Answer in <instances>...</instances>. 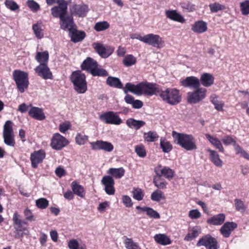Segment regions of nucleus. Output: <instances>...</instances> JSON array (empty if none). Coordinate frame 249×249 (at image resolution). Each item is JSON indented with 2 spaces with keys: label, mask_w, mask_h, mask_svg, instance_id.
<instances>
[{
  "label": "nucleus",
  "mask_w": 249,
  "mask_h": 249,
  "mask_svg": "<svg viewBox=\"0 0 249 249\" xmlns=\"http://www.w3.org/2000/svg\"><path fill=\"white\" fill-rule=\"evenodd\" d=\"M124 91L125 93L130 92L137 95H144L151 96L158 95L159 89L153 83L141 82L137 85H134L127 83L125 85Z\"/></svg>",
  "instance_id": "1"
},
{
  "label": "nucleus",
  "mask_w": 249,
  "mask_h": 249,
  "mask_svg": "<svg viewBox=\"0 0 249 249\" xmlns=\"http://www.w3.org/2000/svg\"><path fill=\"white\" fill-rule=\"evenodd\" d=\"M172 136L174 138V142L185 150L191 151L197 148L195 138L192 135L173 131Z\"/></svg>",
  "instance_id": "2"
},
{
  "label": "nucleus",
  "mask_w": 249,
  "mask_h": 249,
  "mask_svg": "<svg viewBox=\"0 0 249 249\" xmlns=\"http://www.w3.org/2000/svg\"><path fill=\"white\" fill-rule=\"evenodd\" d=\"M158 95L164 102L171 106L178 104L181 100V96L179 93V91L175 88H167L165 90H159Z\"/></svg>",
  "instance_id": "3"
},
{
  "label": "nucleus",
  "mask_w": 249,
  "mask_h": 249,
  "mask_svg": "<svg viewBox=\"0 0 249 249\" xmlns=\"http://www.w3.org/2000/svg\"><path fill=\"white\" fill-rule=\"evenodd\" d=\"M81 67L83 70L87 71L94 76H104L108 75L105 70L98 67L97 62L91 57L87 58L82 63Z\"/></svg>",
  "instance_id": "4"
},
{
  "label": "nucleus",
  "mask_w": 249,
  "mask_h": 249,
  "mask_svg": "<svg viewBox=\"0 0 249 249\" xmlns=\"http://www.w3.org/2000/svg\"><path fill=\"white\" fill-rule=\"evenodd\" d=\"M71 80L73 84L74 89L78 93H84L87 90L86 76L81 71H73L71 76Z\"/></svg>",
  "instance_id": "5"
},
{
  "label": "nucleus",
  "mask_w": 249,
  "mask_h": 249,
  "mask_svg": "<svg viewBox=\"0 0 249 249\" xmlns=\"http://www.w3.org/2000/svg\"><path fill=\"white\" fill-rule=\"evenodd\" d=\"M3 138L4 143L9 146L14 147L15 144L13 123L10 120L7 121L4 125Z\"/></svg>",
  "instance_id": "6"
},
{
  "label": "nucleus",
  "mask_w": 249,
  "mask_h": 249,
  "mask_svg": "<svg viewBox=\"0 0 249 249\" xmlns=\"http://www.w3.org/2000/svg\"><path fill=\"white\" fill-rule=\"evenodd\" d=\"M13 78L19 91L23 92L29 85L28 73L19 70H15L13 72Z\"/></svg>",
  "instance_id": "7"
},
{
  "label": "nucleus",
  "mask_w": 249,
  "mask_h": 249,
  "mask_svg": "<svg viewBox=\"0 0 249 249\" xmlns=\"http://www.w3.org/2000/svg\"><path fill=\"white\" fill-rule=\"evenodd\" d=\"M193 91L187 93V99L190 104H196L202 100L206 97L207 90L203 88H196Z\"/></svg>",
  "instance_id": "8"
},
{
  "label": "nucleus",
  "mask_w": 249,
  "mask_h": 249,
  "mask_svg": "<svg viewBox=\"0 0 249 249\" xmlns=\"http://www.w3.org/2000/svg\"><path fill=\"white\" fill-rule=\"evenodd\" d=\"M143 43L157 48L164 46L163 39L159 35L152 33L144 35Z\"/></svg>",
  "instance_id": "9"
},
{
  "label": "nucleus",
  "mask_w": 249,
  "mask_h": 249,
  "mask_svg": "<svg viewBox=\"0 0 249 249\" xmlns=\"http://www.w3.org/2000/svg\"><path fill=\"white\" fill-rule=\"evenodd\" d=\"M69 144L66 138L58 133H55L51 138L50 146L55 150H60Z\"/></svg>",
  "instance_id": "10"
},
{
  "label": "nucleus",
  "mask_w": 249,
  "mask_h": 249,
  "mask_svg": "<svg viewBox=\"0 0 249 249\" xmlns=\"http://www.w3.org/2000/svg\"><path fill=\"white\" fill-rule=\"evenodd\" d=\"M99 119L107 124L120 125L123 121L116 112L108 111L102 114Z\"/></svg>",
  "instance_id": "11"
},
{
  "label": "nucleus",
  "mask_w": 249,
  "mask_h": 249,
  "mask_svg": "<svg viewBox=\"0 0 249 249\" xmlns=\"http://www.w3.org/2000/svg\"><path fill=\"white\" fill-rule=\"evenodd\" d=\"M13 220L14 228L18 233V235H16V237L22 236L23 234H27L28 233L29 231L27 230L26 228L23 226L24 225L26 224V222L20 219L18 213L15 212L14 213Z\"/></svg>",
  "instance_id": "12"
},
{
  "label": "nucleus",
  "mask_w": 249,
  "mask_h": 249,
  "mask_svg": "<svg viewBox=\"0 0 249 249\" xmlns=\"http://www.w3.org/2000/svg\"><path fill=\"white\" fill-rule=\"evenodd\" d=\"M59 4L51 8V14L54 18H61L67 15V4L64 0H60Z\"/></svg>",
  "instance_id": "13"
},
{
  "label": "nucleus",
  "mask_w": 249,
  "mask_h": 249,
  "mask_svg": "<svg viewBox=\"0 0 249 249\" xmlns=\"http://www.w3.org/2000/svg\"><path fill=\"white\" fill-rule=\"evenodd\" d=\"M197 246H205L207 249H217V242L210 235H207L200 238L196 244Z\"/></svg>",
  "instance_id": "14"
},
{
  "label": "nucleus",
  "mask_w": 249,
  "mask_h": 249,
  "mask_svg": "<svg viewBox=\"0 0 249 249\" xmlns=\"http://www.w3.org/2000/svg\"><path fill=\"white\" fill-rule=\"evenodd\" d=\"M102 183L105 186V191L108 195H113L115 193L114 180L110 176H104L101 180Z\"/></svg>",
  "instance_id": "15"
},
{
  "label": "nucleus",
  "mask_w": 249,
  "mask_h": 249,
  "mask_svg": "<svg viewBox=\"0 0 249 249\" xmlns=\"http://www.w3.org/2000/svg\"><path fill=\"white\" fill-rule=\"evenodd\" d=\"M59 24L61 29L68 30L69 32L76 26L72 16L68 15L60 18Z\"/></svg>",
  "instance_id": "16"
},
{
  "label": "nucleus",
  "mask_w": 249,
  "mask_h": 249,
  "mask_svg": "<svg viewBox=\"0 0 249 249\" xmlns=\"http://www.w3.org/2000/svg\"><path fill=\"white\" fill-rule=\"evenodd\" d=\"M92 149L93 150H103L107 152H111L113 150V144L108 142L97 141L95 142H90Z\"/></svg>",
  "instance_id": "17"
},
{
  "label": "nucleus",
  "mask_w": 249,
  "mask_h": 249,
  "mask_svg": "<svg viewBox=\"0 0 249 249\" xmlns=\"http://www.w3.org/2000/svg\"><path fill=\"white\" fill-rule=\"evenodd\" d=\"M38 75L44 79H51L53 74L47 64H39L35 69Z\"/></svg>",
  "instance_id": "18"
},
{
  "label": "nucleus",
  "mask_w": 249,
  "mask_h": 249,
  "mask_svg": "<svg viewBox=\"0 0 249 249\" xmlns=\"http://www.w3.org/2000/svg\"><path fill=\"white\" fill-rule=\"evenodd\" d=\"M45 157V152L43 150L35 151L31 155V165L34 168H37L38 164L41 163Z\"/></svg>",
  "instance_id": "19"
},
{
  "label": "nucleus",
  "mask_w": 249,
  "mask_h": 249,
  "mask_svg": "<svg viewBox=\"0 0 249 249\" xmlns=\"http://www.w3.org/2000/svg\"><path fill=\"white\" fill-rule=\"evenodd\" d=\"M181 84L184 87L195 89L198 88L200 86L199 79L195 76H189L180 81Z\"/></svg>",
  "instance_id": "20"
},
{
  "label": "nucleus",
  "mask_w": 249,
  "mask_h": 249,
  "mask_svg": "<svg viewBox=\"0 0 249 249\" xmlns=\"http://www.w3.org/2000/svg\"><path fill=\"white\" fill-rule=\"evenodd\" d=\"M69 36L71 41L74 43H77L82 41L86 36L84 31L78 30L76 26L69 32Z\"/></svg>",
  "instance_id": "21"
},
{
  "label": "nucleus",
  "mask_w": 249,
  "mask_h": 249,
  "mask_svg": "<svg viewBox=\"0 0 249 249\" xmlns=\"http://www.w3.org/2000/svg\"><path fill=\"white\" fill-rule=\"evenodd\" d=\"M28 114L30 116L38 121L44 120L46 118L42 109L38 107H32Z\"/></svg>",
  "instance_id": "22"
},
{
  "label": "nucleus",
  "mask_w": 249,
  "mask_h": 249,
  "mask_svg": "<svg viewBox=\"0 0 249 249\" xmlns=\"http://www.w3.org/2000/svg\"><path fill=\"white\" fill-rule=\"evenodd\" d=\"M237 227V224L233 222L225 223L220 229V232L225 237L230 236L232 231Z\"/></svg>",
  "instance_id": "23"
},
{
  "label": "nucleus",
  "mask_w": 249,
  "mask_h": 249,
  "mask_svg": "<svg viewBox=\"0 0 249 249\" xmlns=\"http://www.w3.org/2000/svg\"><path fill=\"white\" fill-rule=\"evenodd\" d=\"M167 18L171 20L177 21L180 23H184L185 21V18L176 10H168L165 12Z\"/></svg>",
  "instance_id": "24"
},
{
  "label": "nucleus",
  "mask_w": 249,
  "mask_h": 249,
  "mask_svg": "<svg viewBox=\"0 0 249 249\" xmlns=\"http://www.w3.org/2000/svg\"><path fill=\"white\" fill-rule=\"evenodd\" d=\"M214 78L210 73H203L201 75L199 81L204 87H209L214 83Z\"/></svg>",
  "instance_id": "25"
},
{
  "label": "nucleus",
  "mask_w": 249,
  "mask_h": 249,
  "mask_svg": "<svg viewBox=\"0 0 249 249\" xmlns=\"http://www.w3.org/2000/svg\"><path fill=\"white\" fill-rule=\"evenodd\" d=\"M225 220V215L224 213H219L208 219L207 222L210 225H221Z\"/></svg>",
  "instance_id": "26"
},
{
  "label": "nucleus",
  "mask_w": 249,
  "mask_h": 249,
  "mask_svg": "<svg viewBox=\"0 0 249 249\" xmlns=\"http://www.w3.org/2000/svg\"><path fill=\"white\" fill-rule=\"evenodd\" d=\"M72 14H75L79 17L85 16L88 11V7L85 5H74L71 9Z\"/></svg>",
  "instance_id": "27"
},
{
  "label": "nucleus",
  "mask_w": 249,
  "mask_h": 249,
  "mask_svg": "<svg viewBox=\"0 0 249 249\" xmlns=\"http://www.w3.org/2000/svg\"><path fill=\"white\" fill-rule=\"evenodd\" d=\"M123 239L126 249H142L139 244L135 242L132 238L124 236Z\"/></svg>",
  "instance_id": "28"
},
{
  "label": "nucleus",
  "mask_w": 249,
  "mask_h": 249,
  "mask_svg": "<svg viewBox=\"0 0 249 249\" xmlns=\"http://www.w3.org/2000/svg\"><path fill=\"white\" fill-rule=\"evenodd\" d=\"M154 239L158 244L160 245L166 246L171 243V239L165 234H156L154 235Z\"/></svg>",
  "instance_id": "29"
},
{
  "label": "nucleus",
  "mask_w": 249,
  "mask_h": 249,
  "mask_svg": "<svg viewBox=\"0 0 249 249\" xmlns=\"http://www.w3.org/2000/svg\"><path fill=\"white\" fill-rule=\"evenodd\" d=\"M210 153V159L212 162L217 167H221L223 165V161L220 159L218 153L210 149L207 150Z\"/></svg>",
  "instance_id": "30"
},
{
  "label": "nucleus",
  "mask_w": 249,
  "mask_h": 249,
  "mask_svg": "<svg viewBox=\"0 0 249 249\" xmlns=\"http://www.w3.org/2000/svg\"><path fill=\"white\" fill-rule=\"evenodd\" d=\"M126 124L128 127L136 130L145 125V122L142 120H137L133 118H129L126 121Z\"/></svg>",
  "instance_id": "31"
},
{
  "label": "nucleus",
  "mask_w": 249,
  "mask_h": 249,
  "mask_svg": "<svg viewBox=\"0 0 249 249\" xmlns=\"http://www.w3.org/2000/svg\"><path fill=\"white\" fill-rule=\"evenodd\" d=\"M205 136L209 142L219 151L224 152V149L220 141L217 138L214 137L209 134H206Z\"/></svg>",
  "instance_id": "32"
},
{
  "label": "nucleus",
  "mask_w": 249,
  "mask_h": 249,
  "mask_svg": "<svg viewBox=\"0 0 249 249\" xmlns=\"http://www.w3.org/2000/svg\"><path fill=\"white\" fill-rule=\"evenodd\" d=\"M192 30L199 34L204 33L207 30V23L201 20L196 21L192 26Z\"/></svg>",
  "instance_id": "33"
},
{
  "label": "nucleus",
  "mask_w": 249,
  "mask_h": 249,
  "mask_svg": "<svg viewBox=\"0 0 249 249\" xmlns=\"http://www.w3.org/2000/svg\"><path fill=\"white\" fill-rule=\"evenodd\" d=\"M72 192L78 196L83 198L85 195V191L84 187L76 181H73L71 184Z\"/></svg>",
  "instance_id": "34"
},
{
  "label": "nucleus",
  "mask_w": 249,
  "mask_h": 249,
  "mask_svg": "<svg viewBox=\"0 0 249 249\" xmlns=\"http://www.w3.org/2000/svg\"><path fill=\"white\" fill-rule=\"evenodd\" d=\"M49 57L48 52L45 51L43 52H37L35 59L40 64H47L48 62Z\"/></svg>",
  "instance_id": "35"
},
{
  "label": "nucleus",
  "mask_w": 249,
  "mask_h": 249,
  "mask_svg": "<svg viewBox=\"0 0 249 249\" xmlns=\"http://www.w3.org/2000/svg\"><path fill=\"white\" fill-rule=\"evenodd\" d=\"M93 46L98 53L102 57L107 58L111 53V52L107 53L103 45L100 43H94Z\"/></svg>",
  "instance_id": "36"
},
{
  "label": "nucleus",
  "mask_w": 249,
  "mask_h": 249,
  "mask_svg": "<svg viewBox=\"0 0 249 249\" xmlns=\"http://www.w3.org/2000/svg\"><path fill=\"white\" fill-rule=\"evenodd\" d=\"M125 171L123 167L118 168H111L107 171V174L116 178H120L124 176Z\"/></svg>",
  "instance_id": "37"
},
{
  "label": "nucleus",
  "mask_w": 249,
  "mask_h": 249,
  "mask_svg": "<svg viewBox=\"0 0 249 249\" xmlns=\"http://www.w3.org/2000/svg\"><path fill=\"white\" fill-rule=\"evenodd\" d=\"M32 29L36 38L41 39L44 36L43 25L40 23H36L32 25Z\"/></svg>",
  "instance_id": "38"
},
{
  "label": "nucleus",
  "mask_w": 249,
  "mask_h": 249,
  "mask_svg": "<svg viewBox=\"0 0 249 249\" xmlns=\"http://www.w3.org/2000/svg\"><path fill=\"white\" fill-rule=\"evenodd\" d=\"M107 83L110 87L118 89H121L123 87V85L120 79L116 77H108L107 79Z\"/></svg>",
  "instance_id": "39"
},
{
  "label": "nucleus",
  "mask_w": 249,
  "mask_h": 249,
  "mask_svg": "<svg viewBox=\"0 0 249 249\" xmlns=\"http://www.w3.org/2000/svg\"><path fill=\"white\" fill-rule=\"evenodd\" d=\"M159 135L154 131H150L143 134V139L147 142H154L158 140Z\"/></svg>",
  "instance_id": "40"
},
{
  "label": "nucleus",
  "mask_w": 249,
  "mask_h": 249,
  "mask_svg": "<svg viewBox=\"0 0 249 249\" xmlns=\"http://www.w3.org/2000/svg\"><path fill=\"white\" fill-rule=\"evenodd\" d=\"M211 100L217 111H223L224 106L223 101L219 100L217 96L215 95H213L211 96Z\"/></svg>",
  "instance_id": "41"
},
{
  "label": "nucleus",
  "mask_w": 249,
  "mask_h": 249,
  "mask_svg": "<svg viewBox=\"0 0 249 249\" xmlns=\"http://www.w3.org/2000/svg\"><path fill=\"white\" fill-rule=\"evenodd\" d=\"M110 25L107 21L96 22L94 26V29L97 32H101L108 29Z\"/></svg>",
  "instance_id": "42"
},
{
  "label": "nucleus",
  "mask_w": 249,
  "mask_h": 249,
  "mask_svg": "<svg viewBox=\"0 0 249 249\" xmlns=\"http://www.w3.org/2000/svg\"><path fill=\"white\" fill-rule=\"evenodd\" d=\"M200 232V229L197 228H193L185 237L184 240L190 241L196 238Z\"/></svg>",
  "instance_id": "43"
},
{
  "label": "nucleus",
  "mask_w": 249,
  "mask_h": 249,
  "mask_svg": "<svg viewBox=\"0 0 249 249\" xmlns=\"http://www.w3.org/2000/svg\"><path fill=\"white\" fill-rule=\"evenodd\" d=\"M151 198L153 201L159 202L161 200H164L165 196L162 192L157 190L151 194Z\"/></svg>",
  "instance_id": "44"
},
{
  "label": "nucleus",
  "mask_w": 249,
  "mask_h": 249,
  "mask_svg": "<svg viewBox=\"0 0 249 249\" xmlns=\"http://www.w3.org/2000/svg\"><path fill=\"white\" fill-rule=\"evenodd\" d=\"M159 176L160 177L163 176L166 178L170 179L172 178L174 176V171L168 167H164L161 170V174Z\"/></svg>",
  "instance_id": "45"
},
{
  "label": "nucleus",
  "mask_w": 249,
  "mask_h": 249,
  "mask_svg": "<svg viewBox=\"0 0 249 249\" xmlns=\"http://www.w3.org/2000/svg\"><path fill=\"white\" fill-rule=\"evenodd\" d=\"M136 62V58L131 54H128L124 56L123 60V63L126 67H129L134 65Z\"/></svg>",
  "instance_id": "46"
},
{
  "label": "nucleus",
  "mask_w": 249,
  "mask_h": 249,
  "mask_svg": "<svg viewBox=\"0 0 249 249\" xmlns=\"http://www.w3.org/2000/svg\"><path fill=\"white\" fill-rule=\"evenodd\" d=\"M5 7L12 11H16L19 8L17 3L13 0H5L4 2Z\"/></svg>",
  "instance_id": "47"
},
{
  "label": "nucleus",
  "mask_w": 249,
  "mask_h": 249,
  "mask_svg": "<svg viewBox=\"0 0 249 249\" xmlns=\"http://www.w3.org/2000/svg\"><path fill=\"white\" fill-rule=\"evenodd\" d=\"M160 145L164 153H168L172 149V146L170 143L164 139H160Z\"/></svg>",
  "instance_id": "48"
},
{
  "label": "nucleus",
  "mask_w": 249,
  "mask_h": 249,
  "mask_svg": "<svg viewBox=\"0 0 249 249\" xmlns=\"http://www.w3.org/2000/svg\"><path fill=\"white\" fill-rule=\"evenodd\" d=\"M142 211L145 212L148 216L151 218L158 219L160 217L159 213L151 208L144 207V208H142Z\"/></svg>",
  "instance_id": "49"
},
{
  "label": "nucleus",
  "mask_w": 249,
  "mask_h": 249,
  "mask_svg": "<svg viewBox=\"0 0 249 249\" xmlns=\"http://www.w3.org/2000/svg\"><path fill=\"white\" fill-rule=\"evenodd\" d=\"M88 138L89 137L87 135L77 133L75 137L76 143L79 145H84L88 141Z\"/></svg>",
  "instance_id": "50"
},
{
  "label": "nucleus",
  "mask_w": 249,
  "mask_h": 249,
  "mask_svg": "<svg viewBox=\"0 0 249 249\" xmlns=\"http://www.w3.org/2000/svg\"><path fill=\"white\" fill-rule=\"evenodd\" d=\"M132 193L133 198L136 200L140 201L142 199L144 194L142 189L138 188H133Z\"/></svg>",
  "instance_id": "51"
},
{
  "label": "nucleus",
  "mask_w": 249,
  "mask_h": 249,
  "mask_svg": "<svg viewBox=\"0 0 249 249\" xmlns=\"http://www.w3.org/2000/svg\"><path fill=\"white\" fill-rule=\"evenodd\" d=\"M153 182L157 188L161 189L166 188L167 184V182L161 179L160 176L158 178H155Z\"/></svg>",
  "instance_id": "52"
},
{
  "label": "nucleus",
  "mask_w": 249,
  "mask_h": 249,
  "mask_svg": "<svg viewBox=\"0 0 249 249\" xmlns=\"http://www.w3.org/2000/svg\"><path fill=\"white\" fill-rule=\"evenodd\" d=\"M36 207L41 209H46L49 205V201L45 198H40L36 201Z\"/></svg>",
  "instance_id": "53"
},
{
  "label": "nucleus",
  "mask_w": 249,
  "mask_h": 249,
  "mask_svg": "<svg viewBox=\"0 0 249 249\" xmlns=\"http://www.w3.org/2000/svg\"><path fill=\"white\" fill-rule=\"evenodd\" d=\"M242 14L243 15L249 14V0H244L240 3Z\"/></svg>",
  "instance_id": "54"
},
{
  "label": "nucleus",
  "mask_w": 249,
  "mask_h": 249,
  "mask_svg": "<svg viewBox=\"0 0 249 249\" xmlns=\"http://www.w3.org/2000/svg\"><path fill=\"white\" fill-rule=\"evenodd\" d=\"M26 4L28 7L34 12H36L40 8L39 4L34 0H28Z\"/></svg>",
  "instance_id": "55"
},
{
  "label": "nucleus",
  "mask_w": 249,
  "mask_h": 249,
  "mask_svg": "<svg viewBox=\"0 0 249 249\" xmlns=\"http://www.w3.org/2000/svg\"><path fill=\"white\" fill-rule=\"evenodd\" d=\"M210 10L213 13L217 12L219 10H224L225 7L217 2L211 3L209 5Z\"/></svg>",
  "instance_id": "56"
},
{
  "label": "nucleus",
  "mask_w": 249,
  "mask_h": 249,
  "mask_svg": "<svg viewBox=\"0 0 249 249\" xmlns=\"http://www.w3.org/2000/svg\"><path fill=\"white\" fill-rule=\"evenodd\" d=\"M201 216V213L197 209H193L189 211L188 216L192 219H196Z\"/></svg>",
  "instance_id": "57"
},
{
  "label": "nucleus",
  "mask_w": 249,
  "mask_h": 249,
  "mask_svg": "<svg viewBox=\"0 0 249 249\" xmlns=\"http://www.w3.org/2000/svg\"><path fill=\"white\" fill-rule=\"evenodd\" d=\"M135 152L140 157L143 158L146 156V152L144 146L142 145L137 146L135 147Z\"/></svg>",
  "instance_id": "58"
},
{
  "label": "nucleus",
  "mask_w": 249,
  "mask_h": 249,
  "mask_svg": "<svg viewBox=\"0 0 249 249\" xmlns=\"http://www.w3.org/2000/svg\"><path fill=\"white\" fill-rule=\"evenodd\" d=\"M122 199L123 203L126 207L129 208L132 206L133 203L129 196L126 195L123 196Z\"/></svg>",
  "instance_id": "59"
},
{
  "label": "nucleus",
  "mask_w": 249,
  "mask_h": 249,
  "mask_svg": "<svg viewBox=\"0 0 249 249\" xmlns=\"http://www.w3.org/2000/svg\"><path fill=\"white\" fill-rule=\"evenodd\" d=\"M70 123L69 122H65L59 124V129L62 133H65L70 128Z\"/></svg>",
  "instance_id": "60"
},
{
  "label": "nucleus",
  "mask_w": 249,
  "mask_h": 249,
  "mask_svg": "<svg viewBox=\"0 0 249 249\" xmlns=\"http://www.w3.org/2000/svg\"><path fill=\"white\" fill-rule=\"evenodd\" d=\"M222 142L225 145H228L233 144V145L235 144L236 142L230 136H227L222 139Z\"/></svg>",
  "instance_id": "61"
},
{
  "label": "nucleus",
  "mask_w": 249,
  "mask_h": 249,
  "mask_svg": "<svg viewBox=\"0 0 249 249\" xmlns=\"http://www.w3.org/2000/svg\"><path fill=\"white\" fill-rule=\"evenodd\" d=\"M24 213L26 219L29 221H34L35 220L34 217V215L30 210L28 208H26L24 212Z\"/></svg>",
  "instance_id": "62"
},
{
  "label": "nucleus",
  "mask_w": 249,
  "mask_h": 249,
  "mask_svg": "<svg viewBox=\"0 0 249 249\" xmlns=\"http://www.w3.org/2000/svg\"><path fill=\"white\" fill-rule=\"evenodd\" d=\"M109 202L108 201H105L104 202L101 203L99 204L97 210L100 213L104 212L107 208L109 207Z\"/></svg>",
  "instance_id": "63"
},
{
  "label": "nucleus",
  "mask_w": 249,
  "mask_h": 249,
  "mask_svg": "<svg viewBox=\"0 0 249 249\" xmlns=\"http://www.w3.org/2000/svg\"><path fill=\"white\" fill-rule=\"evenodd\" d=\"M68 245L70 249H77L79 243L76 240L72 239L68 242Z\"/></svg>",
  "instance_id": "64"
}]
</instances>
